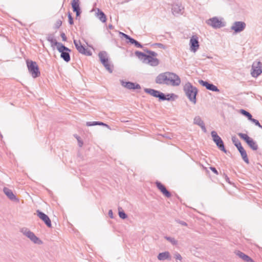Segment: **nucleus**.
I'll use <instances>...</instances> for the list:
<instances>
[{
  "label": "nucleus",
  "mask_w": 262,
  "mask_h": 262,
  "mask_svg": "<svg viewBox=\"0 0 262 262\" xmlns=\"http://www.w3.org/2000/svg\"><path fill=\"white\" fill-rule=\"evenodd\" d=\"M170 255L169 252H165L161 253L158 255V258L160 260H163L169 258Z\"/></svg>",
  "instance_id": "obj_27"
},
{
  "label": "nucleus",
  "mask_w": 262,
  "mask_h": 262,
  "mask_svg": "<svg viewBox=\"0 0 262 262\" xmlns=\"http://www.w3.org/2000/svg\"><path fill=\"white\" fill-rule=\"evenodd\" d=\"M240 113L243 115L246 116L249 120H252V115L248 112L244 110H241Z\"/></svg>",
  "instance_id": "obj_31"
},
{
  "label": "nucleus",
  "mask_w": 262,
  "mask_h": 262,
  "mask_svg": "<svg viewBox=\"0 0 262 262\" xmlns=\"http://www.w3.org/2000/svg\"><path fill=\"white\" fill-rule=\"evenodd\" d=\"M194 123L200 126L202 128H205L204 124L203 121L199 117H196L194 119Z\"/></svg>",
  "instance_id": "obj_28"
},
{
  "label": "nucleus",
  "mask_w": 262,
  "mask_h": 262,
  "mask_svg": "<svg viewBox=\"0 0 262 262\" xmlns=\"http://www.w3.org/2000/svg\"><path fill=\"white\" fill-rule=\"evenodd\" d=\"M62 25V21L60 19H58L56 21V23L55 24L54 28L55 29H59L60 27Z\"/></svg>",
  "instance_id": "obj_35"
},
{
  "label": "nucleus",
  "mask_w": 262,
  "mask_h": 262,
  "mask_svg": "<svg viewBox=\"0 0 262 262\" xmlns=\"http://www.w3.org/2000/svg\"><path fill=\"white\" fill-rule=\"evenodd\" d=\"M203 168L204 170H206V171L207 170V168H206V167H204V166H203Z\"/></svg>",
  "instance_id": "obj_49"
},
{
  "label": "nucleus",
  "mask_w": 262,
  "mask_h": 262,
  "mask_svg": "<svg viewBox=\"0 0 262 262\" xmlns=\"http://www.w3.org/2000/svg\"><path fill=\"white\" fill-rule=\"evenodd\" d=\"M109 214L110 215V216H111V217H112L113 213H112V211L111 210H110V211H109Z\"/></svg>",
  "instance_id": "obj_47"
},
{
  "label": "nucleus",
  "mask_w": 262,
  "mask_h": 262,
  "mask_svg": "<svg viewBox=\"0 0 262 262\" xmlns=\"http://www.w3.org/2000/svg\"><path fill=\"white\" fill-rule=\"evenodd\" d=\"M236 255L246 262H254L249 256L241 251L236 252Z\"/></svg>",
  "instance_id": "obj_22"
},
{
  "label": "nucleus",
  "mask_w": 262,
  "mask_h": 262,
  "mask_svg": "<svg viewBox=\"0 0 262 262\" xmlns=\"http://www.w3.org/2000/svg\"><path fill=\"white\" fill-rule=\"evenodd\" d=\"M232 141L235 144V143H237V141H238L235 137H233L232 138Z\"/></svg>",
  "instance_id": "obj_45"
},
{
  "label": "nucleus",
  "mask_w": 262,
  "mask_h": 262,
  "mask_svg": "<svg viewBox=\"0 0 262 262\" xmlns=\"http://www.w3.org/2000/svg\"><path fill=\"white\" fill-rule=\"evenodd\" d=\"M235 146L237 147L238 150L239 149L243 148V146L239 141H237V143H235Z\"/></svg>",
  "instance_id": "obj_38"
},
{
  "label": "nucleus",
  "mask_w": 262,
  "mask_h": 262,
  "mask_svg": "<svg viewBox=\"0 0 262 262\" xmlns=\"http://www.w3.org/2000/svg\"><path fill=\"white\" fill-rule=\"evenodd\" d=\"M184 91L188 98H196L198 89L193 86L189 82H187L184 86Z\"/></svg>",
  "instance_id": "obj_4"
},
{
  "label": "nucleus",
  "mask_w": 262,
  "mask_h": 262,
  "mask_svg": "<svg viewBox=\"0 0 262 262\" xmlns=\"http://www.w3.org/2000/svg\"><path fill=\"white\" fill-rule=\"evenodd\" d=\"M238 135L241 138L243 139L247 143V144L254 150H256L258 149V145L247 134L239 133Z\"/></svg>",
  "instance_id": "obj_8"
},
{
  "label": "nucleus",
  "mask_w": 262,
  "mask_h": 262,
  "mask_svg": "<svg viewBox=\"0 0 262 262\" xmlns=\"http://www.w3.org/2000/svg\"><path fill=\"white\" fill-rule=\"evenodd\" d=\"M144 51L149 55H146L138 51H136L135 54L143 63L148 64L152 67L158 66L159 64V60L158 58L155 57L157 56V53L147 49L144 50Z\"/></svg>",
  "instance_id": "obj_2"
},
{
  "label": "nucleus",
  "mask_w": 262,
  "mask_h": 262,
  "mask_svg": "<svg viewBox=\"0 0 262 262\" xmlns=\"http://www.w3.org/2000/svg\"><path fill=\"white\" fill-rule=\"evenodd\" d=\"M184 8L181 5L173 4L172 6L171 11L174 16H178L183 14Z\"/></svg>",
  "instance_id": "obj_18"
},
{
  "label": "nucleus",
  "mask_w": 262,
  "mask_h": 262,
  "mask_svg": "<svg viewBox=\"0 0 262 262\" xmlns=\"http://www.w3.org/2000/svg\"><path fill=\"white\" fill-rule=\"evenodd\" d=\"M38 216L41 219L48 227H52L51 221L49 217L45 213L42 212L37 210L36 211Z\"/></svg>",
  "instance_id": "obj_17"
},
{
  "label": "nucleus",
  "mask_w": 262,
  "mask_h": 262,
  "mask_svg": "<svg viewBox=\"0 0 262 262\" xmlns=\"http://www.w3.org/2000/svg\"><path fill=\"white\" fill-rule=\"evenodd\" d=\"M103 125V126H106L107 127H108V126L107 124H104L102 122H100L94 121V122H86L87 126H93V125Z\"/></svg>",
  "instance_id": "obj_30"
},
{
  "label": "nucleus",
  "mask_w": 262,
  "mask_h": 262,
  "mask_svg": "<svg viewBox=\"0 0 262 262\" xmlns=\"http://www.w3.org/2000/svg\"><path fill=\"white\" fill-rule=\"evenodd\" d=\"M119 34L121 37H124L127 40V43L133 44L137 48H142L143 47L142 45L139 42L133 38L128 35L121 32H119Z\"/></svg>",
  "instance_id": "obj_14"
},
{
  "label": "nucleus",
  "mask_w": 262,
  "mask_h": 262,
  "mask_svg": "<svg viewBox=\"0 0 262 262\" xmlns=\"http://www.w3.org/2000/svg\"><path fill=\"white\" fill-rule=\"evenodd\" d=\"M54 38L53 34H49L47 36V40L49 41Z\"/></svg>",
  "instance_id": "obj_37"
},
{
  "label": "nucleus",
  "mask_w": 262,
  "mask_h": 262,
  "mask_svg": "<svg viewBox=\"0 0 262 262\" xmlns=\"http://www.w3.org/2000/svg\"><path fill=\"white\" fill-rule=\"evenodd\" d=\"M26 235L35 243H37L39 241L38 238L34 235V234L30 231H27L26 233Z\"/></svg>",
  "instance_id": "obj_25"
},
{
  "label": "nucleus",
  "mask_w": 262,
  "mask_h": 262,
  "mask_svg": "<svg viewBox=\"0 0 262 262\" xmlns=\"http://www.w3.org/2000/svg\"><path fill=\"white\" fill-rule=\"evenodd\" d=\"M246 24L245 22L242 21H235L231 27V29L233 30L234 33H237L241 32L245 30Z\"/></svg>",
  "instance_id": "obj_11"
},
{
  "label": "nucleus",
  "mask_w": 262,
  "mask_h": 262,
  "mask_svg": "<svg viewBox=\"0 0 262 262\" xmlns=\"http://www.w3.org/2000/svg\"><path fill=\"white\" fill-rule=\"evenodd\" d=\"M199 83L202 86L205 87L207 90L211 91L212 92H219L220 90L216 86L210 83L207 81H204L203 80H199Z\"/></svg>",
  "instance_id": "obj_16"
},
{
  "label": "nucleus",
  "mask_w": 262,
  "mask_h": 262,
  "mask_svg": "<svg viewBox=\"0 0 262 262\" xmlns=\"http://www.w3.org/2000/svg\"><path fill=\"white\" fill-rule=\"evenodd\" d=\"M165 98H177L178 96L173 93L165 94Z\"/></svg>",
  "instance_id": "obj_34"
},
{
  "label": "nucleus",
  "mask_w": 262,
  "mask_h": 262,
  "mask_svg": "<svg viewBox=\"0 0 262 262\" xmlns=\"http://www.w3.org/2000/svg\"><path fill=\"white\" fill-rule=\"evenodd\" d=\"M119 215L120 218L123 219H126L127 217L125 213L123 211H121L120 210H119Z\"/></svg>",
  "instance_id": "obj_36"
},
{
  "label": "nucleus",
  "mask_w": 262,
  "mask_h": 262,
  "mask_svg": "<svg viewBox=\"0 0 262 262\" xmlns=\"http://www.w3.org/2000/svg\"><path fill=\"white\" fill-rule=\"evenodd\" d=\"M156 186L159 190L167 198L171 196L170 193L166 189L165 186L161 183L157 182L156 183Z\"/></svg>",
  "instance_id": "obj_20"
},
{
  "label": "nucleus",
  "mask_w": 262,
  "mask_h": 262,
  "mask_svg": "<svg viewBox=\"0 0 262 262\" xmlns=\"http://www.w3.org/2000/svg\"><path fill=\"white\" fill-rule=\"evenodd\" d=\"M71 5L73 11L81 9L80 8L79 0H73L71 3Z\"/></svg>",
  "instance_id": "obj_24"
},
{
  "label": "nucleus",
  "mask_w": 262,
  "mask_h": 262,
  "mask_svg": "<svg viewBox=\"0 0 262 262\" xmlns=\"http://www.w3.org/2000/svg\"><path fill=\"white\" fill-rule=\"evenodd\" d=\"M156 82L159 84H166L172 86H178L181 83L180 77L176 74L165 72L159 74L156 79Z\"/></svg>",
  "instance_id": "obj_1"
},
{
  "label": "nucleus",
  "mask_w": 262,
  "mask_h": 262,
  "mask_svg": "<svg viewBox=\"0 0 262 262\" xmlns=\"http://www.w3.org/2000/svg\"><path fill=\"white\" fill-rule=\"evenodd\" d=\"M213 141L216 143L218 147L222 151L226 152L224 143L221 138L217 135L215 131H212L211 133Z\"/></svg>",
  "instance_id": "obj_12"
},
{
  "label": "nucleus",
  "mask_w": 262,
  "mask_h": 262,
  "mask_svg": "<svg viewBox=\"0 0 262 262\" xmlns=\"http://www.w3.org/2000/svg\"><path fill=\"white\" fill-rule=\"evenodd\" d=\"M74 12L76 13V18H77V17L80 16V14L81 13V9L78 10H76V11H74Z\"/></svg>",
  "instance_id": "obj_41"
},
{
  "label": "nucleus",
  "mask_w": 262,
  "mask_h": 262,
  "mask_svg": "<svg viewBox=\"0 0 262 262\" xmlns=\"http://www.w3.org/2000/svg\"><path fill=\"white\" fill-rule=\"evenodd\" d=\"M49 42L51 43V47L52 48H54V46H56L57 49L58 48L61 47L63 45L62 43L57 41L55 38L53 39L52 40L49 41Z\"/></svg>",
  "instance_id": "obj_29"
},
{
  "label": "nucleus",
  "mask_w": 262,
  "mask_h": 262,
  "mask_svg": "<svg viewBox=\"0 0 262 262\" xmlns=\"http://www.w3.org/2000/svg\"><path fill=\"white\" fill-rule=\"evenodd\" d=\"M97 17L102 22L105 23L106 21V16L104 13L100 10V9H98V12L97 13Z\"/></svg>",
  "instance_id": "obj_23"
},
{
  "label": "nucleus",
  "mask_w": 262,
  "mask_h": 262,
  "mask_svg": "<svg viewBox=\"0 0 262 262\" xmlns=\"http://www.w3.org/2000/svg\"><path fill=\"white\" fill-rule=\"evenodd\" d=\"M175 257H176V259H178L180 260H181L182 259V257H181V255L179 254H176Z\"/></svg>",
  "instance_id": "obj_44"
},
{
  "label": "nucleus",
  "mask_w": 262,
  "mask_h": 262,
  "mask_svg": "<svg viewBox=\"0 0 262 262\" xmlns=\"http://www.w3.org/2000/svg\"><path fill=\"white\" fill-rule=\"evenodd\" d=\"M122 85L128 89H139L141 88L140 85L139 84H137L132 82H124L123 81H121Z\"/></svg>",
  "instance_id": "obj_19"
},
{
  "label": "nucleus",
  "mask_w": 262,
  "mask_h": 262,
  "mask_svg": "<svg viewBox=\"0 0 262 262\" xmlns=\"http://www.w3.org/2000/svg\"><path fill=\"white\" fill-rule=\"evenodd\" d=\"M108 28L110 29H113L114 27H113V26L112 25H108Z\"/></svg>",
  "instance_id": "obj_46"
},
{
  "label": "nucleus",
  "mask_w": 262,
  "mask_h": 262,
  "mask_svg": "<svg viewBox=\"0 0 262 262\" xmlns=\"http://www.w3.org/2000/svg\"><path fill=\"white\" fill-rule=\"evenodd\" d=\"M60 36H61L63 41H67V38L66 35L64 32H61L60 34Z\"/></svg>",
  "instance_id": "obj_39"
},
{
  "label": "nucleus",
  "mask_w": 262,
  "mask_h": 262,
  "mask_svg": "<svg viewBox=\"0 0 262 262\" xmlns=\"http://www.w3.org/2000/svg\"><path fill=\"white\" fill-rule=\"evenodd\" d=\"M189 45L191 51L195 52L199 49V42L196 35H193L190 38Z\"/></svg>",
  "instance_id": "obj_13"
},
{
  "label": "nucleus",
  "mask_w": 262,
  "mask_h": 262,
  "mask_svg": "<svg viewBox=\"0 0 262 262\" xmlns=\"http://www.w3.org/2000/svg\"><path fill=\"white\" fill-rule=\"evenodd\" d=\"M206 23L214 29L221 28L225 26V23L216 16L207 19Z\"/></svg>",
  "instance_id": "obj_6"
},
{
  "label": "nucleus",
  "mask_w": 262,
  "mask_h": 262,
  "mask_svg": "<svg viewBox=\"0 0 262 262\" xmlns=\"http://www.w3.org/2000/svg\"><path fill=\"white\" fill-rule=\"evenodd\" d=\"M153 46L157 47L159 48L166 49V47L161 43H155L152 45Z\"/></svg>",
  "instance_id": "obj_32"
},
{
  "label": "nucleus",
  "mask_w": 262,
  "mask_h": 262,
  "mask_svg": "<svg viewBox=\"0 0 262 262\" xmlns=\"http://www.w3.org/2000/svg\"><path fill=\"white\" fill-rule=\"evenodd\" d=\"M144 91L146 93L150 95L152 97H156L157 98H166L165 94H164L159 91H157V90H156L154 89H147V88L145 89Z\"/></svg>",
  "instance_id": "obj_15"
},
{
  "label": "nucleus",
  "mask_w": 262,
  "mask_h": 262,
  "mask_svg": "<svg viewBox=\"0 0 262 262\" xmlns=\"http://www.w3.org/2000/svg\"><path fill=\"white\" fill-rule=\"evenodd\" d=\"M210 170L213 172L215 174L217 175L219 174L218 173V171H217V170L214 168V167H210Z\"/></svg>",
  "instance_id": "obj_42"
},
{
  "label": "nucleus",
  "mask_w": 262,
  "mask_h": 262,
  "mask_svg": "<svg viewBox=\"0 0 262 262\" xmlns=\"http://www.w3.org/2000/svg\"><path fill=\"white\" fill-rule=\"evenodd\" d=\"M251 75L253 77H257L262 73V63L260 61H255L252 66Z\"/></svg>",
  "instance_id": "obj_9"
},
{
  "label": "nucleus",
  "mask_w": 262,
  "mask_h": 262,
  "mask_svg": "<svg viewBox=\"0 0 262 262\" xmlns=\"http://www.w3.org/2000/svg\"><path fill=\"white\" fill-rule=\"evenodd\" d=\"M26 64L29 73L34 78L38 77L40 75L39 67L36 61L31 60H26Z\"/></svg>",
  "instance_id": "obj_3"
},
{
  "label": "nucleus",
  "mask_w": 262,
  "mask_h": 262,
  "mask_svg": "<svg viewBox=\"0 0 262 262\" xmlns=\"http://www.w3.org/2000/svg\"><path fill=\"white\" fill-rule=\"evenodd\" d=\"M68 19H69V23L70 25H73L74 24V20H73V18L70 12H68Z\"/></svg>",
  "instance_id": "obj_33"
},
{
  "label": "nucleus",
  "mask_w": 262,
  "mask_h": 262,
  "mask_svg": "<svg viewBox=\"0 0 262 262\" xmlns=\"http://www.w3.org/2000/svg\"><path fill=\"white\" fill-rule=\"evenodd\" d=\"M167 239L170 241L173 244H176L177 243V241H176L174 238L167 237Z\"/></svg>",
  "instance_id": "obj_40"
},
{
  "label": "nucleus",
  "mask_w": 262,
  "mask_h": 262,
  "mask_svg": "<svg viewBox=\"0 0 262 262\" xmlns=\"http://www.w3.org/2000/svg\"><path fill=\"white\" fill-rule=\"evenodd\" d=\"M252 121H253L256 125L260 127L261 125L260 124V123H259L258 121H257V120H255V119H252V120H251Z\"/></svg>",
  "instance_id": "obj_43"
},
{
  "label": "nucleus",
  "mask_w": 262,
  "mask_h": 262,
  "mask_svg": "<svg viewBox=\"0 0 262 262\" xmlns=\"http://www.w3.org/2000/svg\"><path fill=\"white\" fill-rule=\"evenodd\" d=\"M4 192L5 194L11 200H16L18 201V200L16 198L15 195L13 194L11 190L8 188H4Z\"/></svg>",
  "instance_id": "obj_21"
},
{
  "label": "nucleus",
  "mask_w": 262,
  "mask_h": 262,
  "mask_svg": "<svg viewBox=\"0 0 262 262\" xmlns=\"http://www.w3.org/2000/svg\"><path fill=\"white\" fill-rule=\"evenodd\" d=\"M243 159L244 161L246 162L247 163H249V160L247 157V155L246 153V150L244 149V148L243 147L241 149H239L238 150Z\"/></svg>",
  "instance_id": "obj_26"
},
{
  "label": "nucleus",
  "mask_w": 262,
  "mask_h": 262,
  "mask_svg": "<svg viewBox=\"0 0 262 262\" xmlns=\"http://www.w3.org/2000/svg\"><path fill=\"white\" fill-rule=\"evenodd\" d=\"M100 60L102 64L104 66L105 69L112 73L113 70V66H112L108 62V58L107 57V53L105 51H102L98 54Z\"/></svg>",
  "instance_id": "obj_5"
},
{
  "label": "nucleus",
  "mask_w": 262,
  "mask_h": 262,
  "mask_svg": "<svg viewBox=\"0 0 262 262\" xmlns=\"http://www.w3.org/2000/svg\"><path fill=\"white\" fill-rule=\"evenodd\" d=\"M57 50L61 53L60 57L66 62H69L71 60L70 53L71 50L62 45L61 47L58 48Z\"/></svg>",
  "instance_id": "obj_7"
},
{
  "label": "nucleus",
  "mask_w": 262,
  "mask_h": 262,
  "mask_svg": "<svg viewBox=\"0 0 262 262\" xmlns=\"http://www.w3.org/2000/svg\"><path fill=\"white\" fill-rule=\"evenodd\" d=\"M74 43L76 49L80 53L87 56H91L92 55L91 52L82 45L79 40H74Z\"/></svg>",
  "instance_id": "obj_10"
},
{
  "label": "nucleus",
  "mask_w": 262,
  "mask_h": 262,
  "mask_svg": "<svg viewBox=\"0 0 262 262\" xmlns=\"http://www.w3.org/2000/svg\"><path fill=\"white\" fill-rule=\"evenodd\" d=\"M191 100L192 101V102H193V103L194 104H195V102H196V99H191Z\"/></svg>",
  "instance_id": "obj_48"
}]
</instances>
